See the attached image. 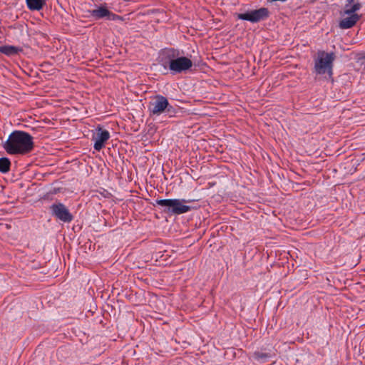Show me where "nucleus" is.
Returning <instances> with one entry per match:
<instances>
[{
  "label": "nucleus",
  "mask_w": 365,
  "mask_h": 365,
  "mask_svg": "<svg viewBox=\"0 0 365 365\" xmlns=\"http://www.w3.org/2000/svg\"><path fill=\"white\" fill-rule=\"evenodd\" d=\"M110 133L108 130H103L102 128H97V133L93 137L94 140V149L97 151L101 150L103 147L105 143L109 139Z\"/></svg>",
  "instance_id": "6e6552de"
},
{
  "label": "nucleus",
  "mask_w": 365,
  "mask_h": 365,
  "mask_svg": "<svg viewBox=\"0 0 365 365\" xmlns=\"http://www.w3.org/2000/svg\"><path fill=\"white\" fill-rule=\"evenodd\" d=\"M361 7V4L357 0H346L344 5V13L345 14H354Z\"/></svg>",
  "instance_id": "9b49d317"
},
{
  "label": "nucleus",
  "mask_w": 365,
  "mask_h": 365,
  "mask_svg": "<svg viewBox=\"0 0 365 365\" xmlns=\"http://www.w3.org/2000/svg\"><path fill=\"white\" fill-rule=\"evenodd\" d=\"M50 209L52 215L61 221L70 222L73 220V215L63 203L53 204L51 205Z\"/></svg>",
  "instance_id": "0eeeda50"
},
{
  "label": "nucleus",
  "mask_w": 365,
  "mask_h": 365,
  "mask_svg": "<svg viewBox=\"0 0 365 365\" xmlns=\"http://www.w3.org/2000/svg\"><path fill=\"white\" fill-rule=\"evenodd\" d=\"M148 110L151 116H159L166 113L169 117H173L177 112L176 109L169 103L168 99L161 95L155 96L149 102Z\"/></svg>",
  "instance_id": "7ed1b4c3"
},
{
  "label": "nucleus",
  "mask_w": 365,
  "mask_h": 365,
  "mask_svg": "<svg viewBox=\"0 0 365 365\" xmlns=\"http://www.w3.org/2000/svg\"><path fill=\"white\" fill-rule=\"evenodd\" d=\"M349 16L344 18L339 22V27L342 29L352 28L360 19L361 16L357 14H349Z\"/></svg>",
  "instance_id": "9d476101"
},
{
  "label": "nucleus",
  "mask_w": 365,
  "mask_h": 365,
  "mask_svg": "<svg viewBox=\"0 0 365 365\" xmlns=\"http://www.w3.org/2000/svg\"><path fill=\"white\" fill-rule=\"evenodd\" d=\"M28 8L31 11L41 10L46 3V0H26Z\"/></svg>",
  "instance_id": "f8f14e48"
},
{
  "label": "nucleus",
  "mask_w": 365,
  "mask_h": 365,
  "mask_svg": "<svg viewBox=\"0 0 365 365\" xmlns=\"http://www.w3.org/2000/svg\"><path fill=\"white\" fill-rule=\"evenodd\" d=\"M269 16V11L267 8H260L243 14H237L239 19L245 20L252 23H257L265 20Z\"/></svg>",
  "instance_id": "423d86ee"
},
{
  "label": "nucleus",
  "mask_w": 365,
  "mask_h": 365,
  "mask_svg": "<svg viewBox=\"0 0 365 365\" xmlns=\"http://www.w3.org/2000/svg\"><path fill=\"white\" fill-rule=\"evenodd\" d=\"M183 51L174 48H165L160 51L159 63L165 69L168 68L172 74L182 73L192 67V61L183 56Z\"/></svg>",
  "instance_id": "f257e3e1"
},
{
  "label": "nucleus",
  "mask_w": 365,
  "mask_h": 365,
  "mask_svg": "<svg viewBox=\"0 0 365 365\" xmlns=\"http://www.w3.org/2000/svg\"><path fill=\"white\" fill-rule=\"evenodd\" d=\"M21 51V48L14 46H0V53L11 56L19 53Z\"/></svg>",
  "instance_id": "ddd939ff"
},
{
  "label": "nucleus",
  "mask_w": 365,
  "mask_h": 365,
  "mask_svg": "<svg viewBox=\"0 0 365 365\" xmlns=\"http://www.w3.org/2000/svg\"><path fill=\"white\" fill-rule=\"evenodd\" d=\"M11 162L7 158H0V172L6 173L10 170Z\"/></svg>",
  "instance_id": "2eb2a0df"
},
{
  "label": "nucleus",
  "mask_w": 365,
  "mask_h": 365,
  "mask_svg": "<svg viewBox=\"0 0 365 365\" xmlns=\"http://www.w3.org/2000/svg\"><path fill=\"white\" fill-rule=\"evenodd\" d=\"M335 60L334 53L318 51L317 58L314 60V70L317 74L327 73L329 76L333 74V63Z\"/></svg>",
  "instance_id": "20e7f679"
},
{
  "label": "nucleus",
  "mask_w": 365,
  "mask_h": 365,
  "mask_svg": "<svg viewBox=\"0 0 365 365\" xmlns=\"http://www.w3.org/2000/svg\"><path fill=\"white\" fill-rule=\"evenodd\" d=\"M89 12L91 16L95 19H100L105 17H107L108 19H111L110 16H115L105 6H101L96 9L90 11Z\"/></svg>",
  "instance_id": "1a4fd4ad"
},
{
  "label": "nucleus",
  "mask_w": 365,
  "mask_h": 365,
  "mask_svg": "<svg viewBox=\"0 0 365 365\" xmlns=\"http://www.w3.org/2000/svg\"><path fill=\"white\" fill-rule=\"evenodd\" d=\"M270 357V354L268 353H264L259 351H256L252 354V358L254 360L259 363H264L267 359Z\"/></svg>",
  "instance_id": "4468645a"
},
{
  "label": "nucleus",
  "mask_w": 365,
  "mask_h": 365,
  "mask_svg": "<svg viewBox=\"0 0 365 365\" xmlns=\"http://www.w3.org/2000/svg\"><path fill=\"white\" fill-rule=\"evenodd\" d=\"M33 137L28 133L14 130L4 143V150L11 155H25L30 153L34 146Z\"/></svg>",
  "instance_id": "f03ea898"
},
{
  "label": "nucleus",
  "mask_w": 365,
  "mask_h": 365,
  "mask_svg": "<svg viewBox=\"0 0 365 365\" xmlns=\"http://www.w3.org/2000/svg\"><path fill=\"white\" fill-rule=\"evenodd\" d=\"M191 200L185 199H160L155 200V205L165 207L168 212L174 215H180L189 212L191 210L190 206L185 205V203L190 202Z\"/></svg>",
  "instance_id": "39448f33"
}]
</instances>
